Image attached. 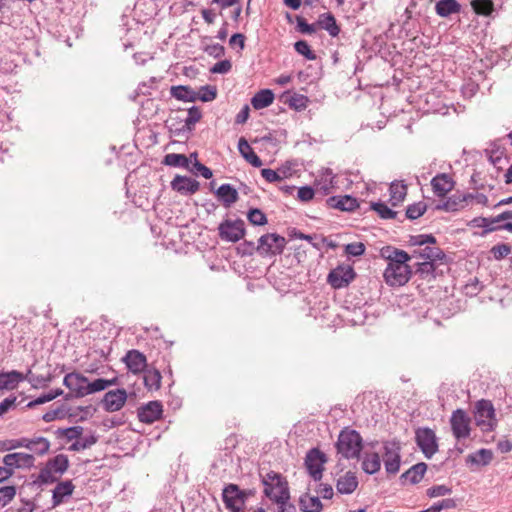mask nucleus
I'll return each instance as SVG.
<instances>
[{
	"label": "nucleus",
	"instance_id": "4",
	"mask_svg": "<svg viewBox=\"0 0 512 512\" xmlns=\"http://www.w3.org/2000/svg\"><path fill=\"white\" fill-rule=\"evenodd\" d=\"M69 467L68 457L64 454H58L49 459L39 474V479L43 483H52L64 474Z\"/></svg>",
	"mask_w": 512,
	"mask_h": 512
},
{
	"label": "nucleus",
	"instance_id": "16",
	"mask_svg": "<svg viewBox=\"0 0 512 512\" xmlns=\"http://www.w3.org/2000/svg\"><path fill=\"white\" fill-rule=\"evenodd\" d=\"M433 194L440 199L445 198L455 187V180L451 174L439 173L431 179Z\"/></svg>",
	"mask_w": 512,
	"mask_h": 512
},
{
	"label": "nucleus",
	"instance_id": "23",
	"mask_svg": "<svg viewBox=\"0 0 512 512\" xmlns=\"http://www.w3.org/2000/svg\"><path fill=\"white\" fill-rule=\"evenodd\" d=\"M202 117L201 110L197 107H192L188 109L187 116L182 118L177 116L176 119L179 120L180 127H176V131H191L194 128V125L200 121ZM175 118H171V121H174Z\"/></svg>",
	"mask_w": 512,
	"mask_h": 512
},
{
	"label": "nucleus",
	"instance_id": "64",
	"mask_svg": "<svg viewBox=\"0 0 512 512\" xmlns=\"http://www.w3.org/2000/svg\"><path fill=\"white\" fill-rule=\"evenodd\" d=\"M470 199L471 200L474 199L476 201V203L481 204L483 206H486L488 204V198L484 194H476V195L467 194V195H465L463 197L462 201H467V200H470Z\"/></svg>",
	"mask_w": 512,
	"mask_h": 512
},
{
	"label": "nucleus",
	"instance_id": "1",
	"mask_svg": "<svg viewBox=\"0 0 512 512\" xmlns=\"http://www.w3.org/2000/svg\"><path fill=\"white\" fill-rule=\"evenodd\" d=\"M382 255L388 260L383 273L386 284L391 287L404 286L412 276L411 267L408 265L411 256L403 250L390 248L383 249Z\"/></svg>",
	"mask_w": 512,
	"mask_h": 512
},
{
	"label": "nucleus",
	"instance_id": "36",
	"mask_svg": "<svg viewBox=\"0 0 512 512\" xmlns=\"http://www.w3.org/2000/svg\"><path fill=\"white\" fill-rule=\"evenodd\" d=\"M170 93L178 100L195 101L198 99V93L187 86H172Z\"/></svg>",
	"mask_w": 512,
	"mask_h": 512
},
{
	"label": "nucleus",
	"instance_id": "53",
	"mask_svg": "<svg viewBox=\"0 0 512 512\" xmlns=\"http://www.w3.org/2000/svg\"><path fill=\"white\" fill-rule=\"evenodd\" d=\"M435 271V266L433 261H423L419 263L417 272L421 277L426 278L429 275H432Z\"/></svg>",
	"mask_w": 512,
	"mask_h": 512
},
{
	"label": "nucleus",
	"instance_id": "3",
	"mask_svg": "<svg viewBox=\"0 0 512 512\" xmlns=\"http://www.w3.org/2000/svg\"><path fill=\"white\" fill-rule=\"evenodd\" d=\"M264 494L275 503H282L290 499L288 483L284 477L274 471L267 472L262 476Z\"/></svg>",
	"mask_w": 512,
	"mask_h": 512
},
{
	"label": "nucleus",
	"instance_id": "15",
	"mask_svg": "<svg viewBox=\"0 0 512 512\" xmlns=\"http://www.w3.org/2000/svg\"><path fill=\"white\" fill-rule=\"evenodd\" d=\"M495 411L493 405L488 400H481L476 405L475 420L479 427L483 430H490L493 428Z\"/></svg>",
	"mask_w": 512,
	"mask_h": 512
},
{
	"label": "nucleus",
	"instance_id": "27",
	"mask_svg": "<svg viewBox=\"0 0 512 512\" xmlns=\"http://www.w3.org/2000/svg\"><path fill=\"white\" fill-rule=\"evenodd\" d=\"M318 28L326 30L331 37H337L340 33V27L331 13H323L319 16L317 20Z\"/></svg>",
	"mask_w": 512,
	"mask_h": 512
},
{
	"label": "nucleus",
	"instance_id": "59",
	"mask_svg": "<svg viewBox=\"0 0 512 512\" xmlns=\"http://www.w3.org/2000/svg\"><path fill=\"white\" fill-rule=\"evenodd\" d=\"M245 40L246 37L243 34L236 33L231 36L229 40V45L231 48H235L236 46H238L241 50H243L245 47Z\"/></svg>",
	"mask_w": 512,
	"mask_h": 512
},
{
	"label": "nucleus",
	"instance_id": "10",
	"mask_svg": "<svg viewBox=\"0 0 512 512\" xmlns=\"http://www.w3.org/2000/svg\"><path fill=\"white\" fill-rule=\"evenodd\" d=\"M219 236L227 242H237L245 236V224L243 220H225L219 227Z\"/></svg>",
	"mask_w": 512,
	"mask_h": 512
},
{
	"label": "nucleus",
	"instance_id": "6",
	"mask_svg": "<svg viewBox=\"0 0 512 512\" xmlns=\"http://www.w3.org/2000/svg\"><path fill=\"white\" fill-rule=\"evenodd\" d=\"M400 445L394 441H388L383 444L382 459L385 470L388 474H397L400 470L401 456Z\"/></svg>",
	"mask_w": 512,
	"mask_h": 512
},
{
	"label": "nucleus",
	"instance_id": "42",
	"mask_svg": "<svg viewBox=\"0 0 512 512\" xmlns=\"http://www.w3.org/2000/svg\"><path fill=\"white\" fill-rule=\"evenodd\" d=\"M163 163L168 166H173V167L180 166V167L188 168L189 160L183 154L170 153L164 157Z\"/></svg>",
	"mask_w": 512,
	"mask_h": 512
},
{
	"label": "nucleus",
	"instance_id": "47",
	"mask_svg": "<svg viewBox=\"0 0 512 512\" xmlns=\"http://www.w3.org/2000/svg\"><path fill=\"white\" fill-rule=\"evenodd\" d=\"M16 495L14 486H4L0 488V508L10 503Z\"/></svg>",
	"mask_w": 512,
	"mask_h": 512
},
{
	"label": "nucleus",
	"instance_id": "37",
	"mask_svg": "<svg viewBox=\"0 0 512 512\" xmlns=\"http://www.w3.org/2000/svg\"><path fill=\"white\" fill-rule=\"evenodd\" d=\"M118 383V379L112 378V379H95L93 381L88 380L87 385V395L94 394L100 391H104L110 386L116 385Z\"/></svg>",
	"mask_w": 512,
	"mask_h": 512
},
{
	"label": "nucleus",
	"instance_id": "7",
	"mask_svg": "<svg viewBox=\"0 0 512 512\" xmlns=\"http://www.w3.org/2000/svg\"><path fill=\"white\" fill-rule=\"evenodd\" d=\"M63 384L69 389L66 399L72 397L82 398L87 396L88 378L78 372H71L65 375Z\"/></svg>",
	"mask_w": 512,
	"mask_h": 512
},
{
	"label": "nucleus",
	"instance_id": "28",
	"mask_svg": "<svg viewBox=\"0 0 512 512\" xmlns=\"http://www.w3.org/2000/svg\"><path fill=\"white\" fill-rule=\"evenodd\" d=\"M216 196L225 207H230L232 204L236 203L239 198L237 190L230 184L221 185L216 191Z\"/></svg>",
	"mask_w": 512,
	"mask_h": 512
},
{
	"label": "nucleus",
	"instance_id": "17",
	"mask_svg": "<svg viewBox=\"0 0 512 512\" xmlns=\"http://www.w3.org/2000/svg\"><path fill=\"white\" fill-rule=\"evenodd\" d=\"M163 414V405L160 401H150L138 408L137 416L140 422L152 424L159 420Z\"/></svg>",
	"mask_w": 512,
	"mask_h": 512
},
{
	"label": "nucleus",
	"instance_id": "61",
	"mask_svg": "<svg viewBox=\"0 0 512 512\" xmlns=\"http://www.w3.org/2000/svg\"><path fill=\"white\" fill-rule=\"evenodd\" d=\"M232 65L230 63V61L228 60H223V61H220V62H217L213 68L211 69V71L213 73H227L230 71Z\"/></svg>",
	"mask_w": 512,
	"mask_h": 512
},
{
	"label": "nucleus",
	"instance_id": "31",
	"mask_svg": "<svg viewBox=\"0 0 512 512\" xmlns=\"http://www.w3.org/2000/svg\"><path fill=\"white\" fill-rule=\"evenodd\" d=\"M144 372V385L149 391H158L161 388L162 375L156 368L147 369Z\"/></svg>",
	"mask_w": 512,
	"mask_h": 512
},
{
	"label": "nucleus",
	"instance_id": "39",
	"mask_svg": "<svg viewBox=\"0 0 512 512\" xmlns=\"http://www.w3.org/2000/svg\"><path fill=\"white\" fill-rule=\"evenodd\" d=\"M493 459V452L489 449H480L477 452L470 454L467 461L476 465L486 466Z\"/></svg>",
	"mask_w": 512,
	"mask_h": 512
},
{
	"label": "nucleus",
	"instance_id": "45",
	"mask_svg": "<svg viewBox=\"0 0 512 512\" xmlns=\"http://www.w3.org/2000/svg\"><path fill=\"white\" fill-rule=\"evenodd\" d=\"M308 102L309 100L306 96L297 93H294L288 99L289 106L297 111L304 110L307 107Z\"/></svg>",
	"mask_w": 512,
	"mask_h": 512
},
{
	"label": "nucleus",
	"instance_id": "56",
	"mask_svg": "<svg viewBox=\"0 0 512 512\" xmlns=\"http://www.w3.org/2000/svg\"><path fill=\"white\" fill-rule=\"evenodd\" d=\"M491 252L493 253L495 259L499 260V259H502V258H505L506 256H508L511 252V248L507 244H502V245L494 246L492 248Z\"/></svg>",
	"mask_w": 512,
	"mask_h": 512
},
{
	"label": "nucleus",
	"instance_id": "60",
	"mask_svg": "<svg viewBox=\"0 0 512 512\" xmlns=\"http://www.w3.org/2000/svg\"><path fill=\"white\" fill-rule=\"evenodd\" d=\"M193 167L195 171L200 173L205 179H210L213 176L211 169L200 163L198 160L193 163Z\"/></svg>",
	"mask_w": 512,
	"mask_h": 512
},
{
	"label": "nucleus",
	"instance_id": "41",
	"mask_svg": "<svg viewBox=\"0 0 512 512\" xmlns=\"http://www.w3.org/2000/svg\"><path fill=\"white\" fill-rule=\"evenodd\" d=\"M471 7L478 15L489 16L494 10L492 0H472Z\"/></svg>",
	"mask_w": 512,
	"mask_h": 512
},
{
	"label": "nucleus",
	"instance_id": "11",
	"mask_svg": "<svg viewBox=\"0 0 512 512\" xmlns=\"http://www.w3.org/2000/svg\"><path fill=\"white\" fill-rule=\"evenodd\" d=\"M246 495L235 484H229L223 490V502L231 512H243Z\"/></svg>",
	"mask_w": 512,
	"mask_h": 512
},
{
	"label": "nucleus",
	"instance_id": "5",
	"mask_svg": "<svg viewBox=\"0 0 512 512\" xmlns=\"http://www.w3.org/2000/svg\"><path fill=\"white\" fill-rule=\"evenodd\" d=\"M327 462L326 455L318 448H312L306 454L304 465L308 474L315 480H321L324 465Z\"/></svg>",
	"mask_w": 512,
	"mask_h": 512
},
{
	"label": "nucleus",
	"instance_id": "19",
	"mask_svg": "<svg viewBox=\"0 0 512 512\" xmlns=\"http://www.w3.org/2000/svg\"><path fill=\"white\" fill-rule=\"evenodd\" d=\"M35 458L32 454L28 453H10L4 456L3 463L12 471L15 468H30L34 465Z\"/></svg>",
	"mask_w": 512,
	"mask_h": 512
},
{
	"label": "nucleus",
	"instance_id": "13",
	"mask_svg": "<svg viewBox=\"0 0 512 512\" xmlns=\"http://www.w3.org/2000/svg\"><path fill=\"white\" fill-rule=\"evenodd\" d=\"M127 398V391L123 388L110 390L104 394L101 405L107 412H117L125 406Z\"/></svg>",
	"mask_w": 512,
	"mask_h": 512
},
{
	"label": "nucleus",
	"instance_id": "33",
	"mask_svg": "<svg viewBox=\"0 0 512 512\" xmlns=\"http://www.w3.org/2000/svg\"><path fill=\"white\" fill-rule=\"evenodd\" d=\"M461 5L456 0H440L436 3V13L441 17H448L451 14L459 13Z\"/></svg>",
	"mask_w": 512,
	"mask_h": 512
},
{
	"label": "nucleus",
	"instance_id": "54",
	"mask_svg": "<svg viewBox=\"0 0 512 512\" xmlns=\"http://www.w3.org/2000/svg\"><path fill=\"white\" fill-rule=\"evenodd\" d=\"M315 192L310 186H303L298 189L297 198L302 202H308L313 199Z\"/></svg>",
	"mask_w": 512,
	"mask_h": 512
},
{
	"label": "nucleus",
	"instance_id": "46",
	"mask_svg": "<svg viewBox=\"0 0 512 512\" xmlns=\"http://www.w3.org/2000/svg\"><path fill=\"white\" fill-rule=\"evenodd\" d=\"M247 218L249 222L253 225L264 226L265 224H267L266 215L260 209L257 208L251 209L247 214Z\"/></svg>",
	"mask_w": 512,
	"mask_h": 512
},
{
	"label": "nucleus",
	"instance_id": "2",
	"mask_svg": "<svg viewBox=\"0 0 512 512\" xmlns=\"http://www.w3.org/2000/svg\"><path fill=\"white\" fill-rule=\"evenodd\" d=\"M362 448L363 439L356 430L349 427L341 430L336 442V449L342 457L346 459L359 458Z\"/></svg>",
	"mask_w": 512,
	"mask_h": 512
},
{
	"label": "nucleus",
	"instance_id": "20",
	"mask_svg": "<svg viewBox=\"0 0 512 512\" xmlns=\"http://www.w3.org/2000/svg\"><path fill=\"white\" fill-rule=\"evenodd\" d=\"M358 478L355 472L347 471L336 481V490L340 494H352L358 487Z\"/></svg>",
	"mask_w": 512,
	"mask_h": 512
},
{
	"label": "nucleus",
	"instance_id": "63",
	"mask_svg": "<svg viewBox=\"0 0 512 512\" xmlns=\"http://www.w3.org/2000/svg\"><path fill=\"white\" fill-rule=\"evenodd\" d=\"M82 433H83V428L82 427L74 426V427L67 428L64 431V436L68 440H72V439L79 438L82 435Z\"/></svg>",
	"mask_w": 512,
	"mask_h": 512
},
{
	"label": "nucleus",
	"instance_id": "21",
	"mask_svg": "<svg viewBox=\"0 0 512 512\" xmlns=\"http://www.w3.org/2000/svg\"><path fill=\"white\" fill-rule=\"evenodd\" d=\"M173 190L181 194H194L199 190V182L185 176H176L171 182Z\"/></svg>",
	"mask_w": 512,
	"mask_h": 512
},
{
	"label": "nucleus",
	"instance_id": "18",
	"mask_svg": "<svg viewBox=\"0 0 512 512\" xmlns=\"http://www.w3.org/2000/svg\"><path fill=\"white\" fill-rule=\"evenodd\" d=\"M128 370L133 374H140L146 370L147 358L139 350H129L123 358Z\"/></svg>",
	"mask_w": 512,
	"mask_h": 512
},
{
	"label": "nucleus",
	"instance_id": "40",
	"mask_svg": "<svg viewBox=\"0 0 512 512\" xmlns=\"http://www.w3.org/2000/svg\"><path fill=\"white\" fill-rule=\"evenodd\" d=\"M50 449V442L44 437L33 438L30 441L29 450L38 456L45 455Z\"/></svg>",
	"mask_w": 512,
	"mask_h": 512
},
{
	"label": "nucleus",
	"instance_id": "50",
	"mask_svg": "<svg viewBox=\"0 0 512 512\" xmlns=\"http://www.w3.org/2000/svg\"><path fill=\"white\" fill-rule=\"evenodd\" d=\"M452 490L446 485H435L427 489V495L430 498L441 497L451 494Z\"/></svg>",
	"mask_w": 512,
	"mask_h": 512
},
{
	"label": "nucleus",
	"instance_id": "29",
	"mask_svg": "<svg viewBox=\"0 0 512 512\" xmlns=\"http://www.w3.org/2000/svg\"><path fill=\"white\" fill-rule=\"evenodd\" d=\"M299 507L303 512H321L323 505L317 496L304 493L299 498Z\"/></svg>",
	"mask_w": 512,
	"mask_h": 512
},
{
	"label": "nucleus",
	"instance_id": "52",
	"mask_svg": "<svg viewBox=\"0 0 512 512\" xmlns=\"http://www.w3.org/2000/svg\"><path fill=\"white\" fill-rule=\"evenodd\" d=\"M365 252V245L362 242H354L345 246V253L351 256H361Z\"/></svg>",
	"mask_w": 512,
	"mask_h": 512
},
{
	"label": "nucleus",
	"instance_id": "25",
	"mask_svg": "<svg viewBox=\"0 0 512 512\" xmlns=\"http://www.w3.org/2000/svg\"><path fill=\"white\" fill-rule=\"evenodd\" d=\"M414 256H418L419 258L423 259L424 261H437L442 260L444 258L443 251L436 246V244H427L421 248H417L414 251Z\"/></svg>",
	"mask_w": 512,
	"mask_h": 512
},
{
	"label": "nucleus",
	"instance_id": "35",
	"mask_svg": "<svg viewBox=\"0 0 512 512\" xmlns=\"http://www.w3.org/2000/svg\"><path fill=\"white\" fill-rule=\"evenodd\" d=\"M328 201L332 207L343 211H352L358 207L356 199L347 195L339 198L331 197Z\"/></svg>",
	"mask_w": 512,
	"mask_h": 512
},
{
	"label": "nucleus",
	"instance_id": "9",
	"mask_svg": "<svg viewBox=\"0 0 512 512\" xmlns=\"http://www.w3.org/2000/svg\"><path fill=\"white\" fill-rule=\"evenodd\" d=\"M286 239L275 233L262 235L258 240L257 250L261 254H281L285 248Z\"/></svg>",
	"mask_w": 512,
	"mask_h": 512
},
{
	"label": "nucleus",
	"instance_id": "62",
	"mask_svg": "<svg viewBox=\"0 0 512 512\" xmlns=\"http://www.w3.org/2000/svg\"><path fill=\"white\" fill-rule=\"evenodd\" d=\"M317 492L323 499H331L334 495V490L330 484H320Z\"/></svg>",
	"mask_w": 512,
	"mask_h": 512
},
{
	"label": "nucleus",
	"instance_id": "8",
	"mask_svg": "<svg viewBox=\"0 0 512 512\" xmlns=\"http://www.w3.org/2000/svg\"><path fill=\"white\" fill-rule=\"evenodd\" d=\"M356 277L352 266L342 264L331 270L327 276V282L334 288L347 287Z\"/></svg>",
	"mask_w": 512,
	"mask_h": 512
},
{
	"label": "nucleus",
	"instance_id": "24",
	"mask_svg": "<svg viewBox=\"0 0 512 512\" xmlns=\"http://www.w3.org/2000/svg\"><path fill=\"white\" fill-rule=\"evenodd\" d=\"M74 489L75 486L71 480L59 482L53 490V506L56 507L62 504L65 501L66 497H69L73 494Z\"/></svg>",
	"mask_w": 512,
	"mask_h": 512
},
{
	"label": "nucleus",
	"instance_id": "12",
	"mask_svg": "<svg viewBox=\"0 0 512 512\" xmlns=\"http://www.w3.org/2000/svg\"><path fill=\"white\" fill-rule=\"evenodd\" d=\"M452 433L456 439L467 438L471 432V419L468 414L462 410L454 411L450 418Z\"/></svg>",
	"mask_w": 512,
	"mask_h": 512
},
{
	"label": "nucleus",
	"instance_id": "38",
	"mask_svg": "<svg viewBox=\"0 0 512 512\" xmlns=\"http://www.w3.org/2000/svg\"><path fill=\"white\" fill-rule=\"evenodd\" d=\"M426 470L427 465L425 463H417L407 470L402 477L409 480L411 483L416 484L422 480Z\"/></svg>",
	"mask_w": 512,
	"mask_h": 512
},
{
	"label": "nucleus",
	"instance_id": "44",
	"mask_svg": "<svg viewBox=\"0 0 512 512\" xmlns=\"http://www.w3.org/2000/svg\"><path fill=\"white\" fill-rule=\"evenodd\" d=\"M371 208L383 219H394L397 215L395 211L382 202L372 203Z\"/></svg>",
	"mask_w": 512,
	"mask_h": 512
},
{
	"label": "nucleus",
	"instance_id": "22",
	"mask_svg": "<svg viewBox=\"0 0 512 512\" xmlns=\"http://www.w3.org/2000/svg\"><path fill=\"white\" fill-rule=\"evenodd\" d=\"M408 186L402 180H395L389 187V202L393 207L399 206L406 199Z\"/></svg>",
	"mask_w": 512,
	"mask_h": 512
},
{
	"label": "nucleus",
	"instance_id": "55",
	"mask_svg": "<svg viewBox=\"0 0 512 512\" xmlns=\"http://www.w3.org/2000/svg\"><path fill=\"white\" fill-rule=\"evenodd\" d=\"M216 98V90L210 86L202 87L198 93V99L208 102Z\"/></svg>",
	"mask_w": 512,
	"mask_h": 512
},
{
	"label": "nucleus",
	"instance_id": "34",
	"mask_svg": "<svg viewBox=\"0 0 512 512\" xmlns=\"http://www.w3.org/2000/svg\"><path fill=\"white\" fill-rule=\"evenodd\" d=\"M274 101V94L269 89H264L257 92L251 99V104L254 109H263L271 105Z\"/></svg>",
	"mask_w": 512,
	"mask_h": 512
},
{
	"label": "nucleus",
	"instance_id": "49",
	"mask_svg": "<svg viewBox=\"0 0 512 512\" xmlns=\"http://www.w3.org/2000/svg\"><path fill=\"white\" fill-rule=\"evenodd\" d=\"M411 245L421 248L427 244H436V239L432 235H416L411 237Z\"/></svg>",
	"mask_w": 512,
	"mask_h": 512
},
{
	"label": "nucleus",
	"instance_id": "57",
	"mask_svg": "<svg viewBox=\"0 0 512 512\" xmlns=\"http://www.w3.org/2000/svg\"><path fill=\"white\" fill-rule=\"evenodd\" d=\"M262 177L269 183L277 182L282 180V177L278 174L277 171L265 168L261 170Z\"/></svg>",
	"mask_w": 512,
	"mask_h": 512
},
{
	"label": "nucleus",
	"instance_id": "26",
	"mask_svg": "<svg viewBox=\"0 0 512 512\" xmlns=\"http://www.w3.org/2000/svg\"><path fill=\"white\" fill-rule=\"evenodd\" d=\"M362 469L367 474H375L381 468V456L376 452L366 451L362 458Z\"/></svg>",
	"mask_w": 512,
	"mask_h": 512
},
{
	"label": "nucleus",
	"instance_id": "48",
	"mask_svg": "<svg viewBox=\"0 0 512 512\" xmlns=\"http://www.w3.org/2000/svg\"><path fill=\"white\" fill-rule=\"evenodd\" d=\"M294 48L297 53L303 55L306 59H308V60L316 59L315 53L310 49V46L306 41H304V40L297 41L294 44Z\"/></svg>",
	"mask_w": 512,
	"mask_h": 512
},
{
	"label": "nucleus",
	"instance_id": "43",
	"mask_svg": "<svg viewBox=\"0 0 512 512\" xmlns=\"http://www.w3.org/2000/svg\"><path fill=\"white\" fill-rule=\"evenodd\" d=\"M427 210V204L424 201H419L409 205L406 209V216L411 220L418 219Z\"/></svg>",
	"mask_w": 512,
	"mask_h": 512
},
{
	"label": "nucleus",
	"instance_id": "51",
	"mask_svg": "<svg viewBox=\"0 0 512 512\" xmlns=\"http://www.w3.org/2000/svg\"><path fill=\"white\" fill-rule=\"evenodd\" d=\"M298 29L301 33L304 34H313L317 31V22L314 24H309L303 17L298 16L296 18Z\"/></svg>",
	"mask_w": 512,
	"mask_h": 512
},
{
	"label": "nucleus",
	"instance_id": "32",
	"mask_svg": "<svg viewBox=\"0 0 512 512\" xmlns=\"http://www.w3.org/2000/svg\"><path fill=\"white\" fill-rule=\"evenodd\" d=\"M23 375L17 371L0 374V390H13L23 380Z\"/></svg>",
	"mask_w": 512,
	"mask_h": 512
},
{
	"label": "nucleus",
	"instance_id": "14",
	"mask_svg": "<svg viewBox=\"0 0 512 512\" xmlns=\"http://www.w3.org/2000/svg\"><path fill=\"white\" fill-rule=\"evenodd\" d=\"M416 442L428 458L432 457L438 450L436 435L429 428H420L416 431Z\"/></svg>",
	"mask_w": 512,
	"mask_h": 512
},
{
	"label": "nucleus",
	"instance_id": "30",
	"mask_svg": "<svg viewBox=\"0 0 512 512\" xmlns=\"http://www.w3.org/2000/svg\"><path fill=\"white\" fill-rule=\"evenodd\" d=\"M238 149L242 157L249 162L254 167H261L262 161L257 156V154L253 151L252 147L249 145L248 141L241 137L238 142Z\"/></svg>",
	"mask_w": 512,
	"mask_h": 512
},
{
	"label": "nucleus",
	"instance_id": "58",
	"mask_svg": "<svg viewBox=\"0 0 512 512\" xmlns=\"http://www.w3.org/2000/svg\"><path fill=\"white\" fill-rule=\"evenodd\" d=\"M432 507L436 512H441L443 509H453L456 507V501L451 498L443 499L442 501L435 503Z\"/></svg>",
	"mask_w": 512,
	"mask_h": 512
}]
</instances>
